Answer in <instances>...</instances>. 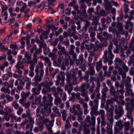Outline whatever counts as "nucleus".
<instances>
[{"mask_svg": "<svg viewBox=\"0 0 134 134\" xmlns=\"http://www.w3.org/2000/svg\"><path fill=\"white\" fill-rule=\"evenodd\" d=\"M92 117L90 118L89 115H87L85 120L86 123H88L90 126V128L92 132H94L95 130V124L96 117L94 116L93 115H91Z\"/></svg>", "mask_w": 134, "mask_h": 134, "instance_id": "nucleus-1", "label": "nucleus"}, {"mask_svg": "<svg viewBox=\"0 0 134 134\" xmlns=\"http://www.w3.org/2000/svg\"><path fill=\"white\" fill-rule=\"evenodd\" d=\"M124 113L123 108L120 106L118 107L117 105L115 106L114 109V113L115 115V119L118 120L121 117Z\"/></svg>", "mask_w": 134, "mask_h": 134, "instance_id": "nucleus-2", "label": "nucleus"}, {"mask_svg": "<svg viewBox=\"0 0 134 134\" xmlns=\"http://www.w3.org/2000/svg\"><path fill=\"white\" fill-rule=\"evenodd\" d=\"M100 94L98 93L96 96V98L94 99L93 102L91 100L89 101V104L92 108L94 110H97L98 109V103L99 99L100 98Z\"/></svg>", "mask_w": 134, "mask_h": 134, "instance_id": "nucleus-3", "label": "nucleus"}, {"mask_svg": "<svg viewBox=\"0 0 134 134\" xmlns=\"http://www.w3.org/2000/svg\"><path fill=\"white\" fill-rule=\"evenodd\" d=\"M87 64L89 67V70L86 73L85 78L86 80L88 79L89 78V75H91V76H92L94 75L95 72V71L94 69V67L92 65V64L88 63Z\"/></svg>", "mask_w": 134, "mask_h": 134, "instance_id": "nucleus-4", "label": "nucleus"}, {"mask_svg": "<svg viewBox=\"0 0 134 134\" xmlns=\"http://www.w3.org/2000/svg\"><path fill=\"white\" fill-rule=\"evenodd\" d=\"M130 15L129 19L128 20L126 23V25L125 27V28L126 29H127L129 27L132 28L133 26V24L130 22V20L132 19L133 18V15L134 14V12L133 11H131L130 13Z\"/></svg>", "mask_w": 134, "mask_h": 134, "instance_id": "nucleus-5", "label": "nucleus"}, {"mask_svg": "<svg viewBox=\"0 0 134 134\" xmlns=\"http://www.w3.org/2000/svg\"><path fill=\"white\" fill-rule=\"evenodd\" d=\"M130 104L128 102L125 104V109L127 111H133L134 108V99L130 100Z\"/></svg>", "mask_w": 134, "mask_h": 134, "instance_id": "nucleus-6", "label": "nucleus"}, {"mask_svg": "<svg viewBox=\"0 0 134 134\" xmlns=\"http://www.w3.org/2000/svg\"><path fill=\"white\" fill-rule=\"evenodd\" d=\"M110 91L111 94L114 98V100L117 102H118V97L120 96V93L119 91L118 90L116 92H115L114 87H111L110 88Z\"/></svg>", "mask_w": 134, "mask_h": 134, "instance_id": "nucleus-7", "label": "nucleus"}, {"mask_svg": "<svg viewBox=\"0 0 134 134\" xmlns=\"http://www.w3.org/2000/svg\"><path fill=\"white\" fill-rule=\"evenodd\" d=\"M78 100H79V103L82 104L83 107L84 109L83 111L84 114H87L88 112V105L86 103L84 102V99L80 98Z\"/></svg>", "mask_w": 134, "mask_h": 134, "instance_id": "nucleus-8", "label": "nucleus"}, {"mask_svg": "<svg viewBox=\"0 0 134 134\" xmlns=\"http://www.w3.org/2000/svg\"><path fill=\"white\" fill-rule=\"evenodd\" d=\"M66 75L67 77L66 80L68 84H71L70 81L72 80L73 81L72 84H76L77 80L75 79V76L74 74L72 75L71 74L67 73Z\"/></svg>", "mask_w": 134, "mask_h": 134, "instance_id": "nucleus-9", "label": "nucleus"}, {"mask_svg": "<svg viewBox=\"0 0 134 134\" xmlns=\"http://www.w3.org/2000/svg\"><path fill=\"white\" fill-rule=\"evenodd\" d=\"M77 14H80V16L82 20H83L84 19L87 17V14L85 9H83L81 12L80 10H77Z\"/></svg>", "mask_w": 134, "mask_h": 134, "instance_id": "nucleus-10", "label": "nucleus"}, {"mask_svg": "<svg viewBox=\"0 0 134 134\" xmlns=\"http://www.w3.org/2000/svg\"><path fill=\"white\" fill-rule=\"evenodd\" d=\"M99 18L98 16L93 15H91L89 18V19L93 21L92 23V25H97L98 24L97 21L99 20Z\"/></svg>", "mask_w": 134, "mask_h": 134, "instance_id": "nucleus-11", "label": "nucleus"}, {"mask_svg": "<svg viewBox=\"0 0 134 134\" xmlns=\"http://www.w3.org/2000/svg\"><path fill=\"white\" fill-rule=\"evenodd\" d=\"M26 62V60L25 58H24L22 61V62L20 61H18L17 64L15 67L17 69L20 68L22 69L24 67V64Z\"/></svg>", "mask_w": 134, "mask_h": 134, "instance_id": "nucleus-12", "label": "nucleus"}, {"mask_svg": "<svg viewBox=\"0 0 134 134\" xmlns=\"http://www.w3.org/2000/svg\"><path fill=\"white\" fill-rule=\"evenodd\" d=\"M58 94V93H56L54 94V96L55 97L54 104L57 105L62 102V100L59 97Z\"/></svg>", "mask_w": 134, "mask_h": 134, "instance_id": "nucleus-13", "label": "nucleus"}, {"mask_svg": "<svg viewBox=\"0 0 134 134\" xmlns=\"http://www.w3.org/2000/svg\"><path fill=\"white\" fill-rule=\"evenodd\" d=\"M116 68L118 70L119 74L122 75L123 83H125V79L126 77V72L123 71L122 68L120 67H118Z\"/></svg>", "mask_w": 134, "mask_h": 134, "instance_id": "nucleus-14", "label": "nucleus"}, {"mask_svg": "<svg viewBox=\"0 0 134 134\" xmlns=\"http://www.w3.org/2000/svg\"><path fill=\"white\" fill-rule=\"evenodd\" d=\"M41 58L45 61L44 65L45 66L48 67H51V63L49 58L47 57H45L43 56L41 57Z\"/></svg>", "mask_w": 134, "mask_h": 134, "instance_id": "nucleus-15", "label": "nucleus"}, {"mask_svg": "<svg viewBox=\"0 0 134 134\" xmlns=\"http://www.w3.org/2000/svg\"><path fill=\"white\" fill-rule=\"evenodd\" d=\"M43 85V86H44V88L42 90V92L44 94H46L47 92H50L51 89L49 87V84H39V86L40 87L41 85Z\"/></svg>", "mask_w": 134, "mask_h": 134, "instance_id": "nucleus-16", "label": "nucleus"}, {"mask_svg": "<svg viewBox=\"0 0 134 134\" xmlns=\"http://www.w3.org/2000/svg\"><path fill=\"white\" fill-rule=\"evenodd\" d=\"M32 54L26 52L25 54V57L26 58L27 64L31 63L32 61L31 59Z\"/></svg>", "mask_w": 134, "mask_h": 134, "instance_id": "nucleus-17", "label": "nucleus"}, {"mask_svg": "<svg viewBox=\"0 0 134 134\" xmlns=\"http://www.w3.org/2000/svg\"><path fill=\"white\" fill-rule=\"evenodd\" d=\"M12 121H14L15 122H20L21 120L20 117L17 118V116L14 114H11L9 115Z\"/></svg>", "mask_w": 134, "mask_h": 134, "instance_id": "nucleus-18", "label": "nucleus"}, {"mask_svg": "<svg viewBox=\"0 0 134 134\" xmlns=\"http://www.w3.org/2000/svg\"><path fill=\"white\" fill-rule=\"evenodd\" d=\"M117 27L118 28V31H116V32L117 34L120 33L121 32H123L122 33H121L123 35L124 34V32H123V25L120 23H118L117 24Z\"/></svg>", "mask_w": 134, "mask_h": 134, "instance_id": "nucleus-19", "label": "nucleus"}, {"mask_svg": "<svg viewBox=\"0 0 134 134\" xmlns=\"http://www.w3.org/2000/svg\"><path fill=\"white\" fill-rule=\"evenodd\" d=\"M57 48L64 54H66L68 53V52L66 50L65 47L64 46L62 47V45L60 43H59L57 45Z\"/></svg>", "mask_w": 134, "mask_h": 134, "instance_id": "nucleus-20", "label": "nucleus"}, {"mask_svg": "<svg viewBox=\"0 0 134 134\" xmlns=\"http://www.w3.org/2000/svg\"><path fill=\"white\" fill-rule=\"evenodd\" d=\"M87 92L86 91L81 92V95L85 97V101L87 102L89 100V98L87 94Z\"/></svg>", "mask_w": 134, "mask_h": 134, "instance_id": "nucleus-21", "label": "nucleus"}, {"mask_svg": "<svg viewBox=\"0 0 134 134\" xmlns=\"http://www.w3.org/2000/svg\"><path fill=\"white\" fill-rule=\"evenodd\" d=\"M79 59H77L76 61V64L77 65H82L83 64V55H81L79 57Z\"/></svg>", "mask_w": 134, "mask_h": 134, "instance_id": "nucleus-22", "label": "nucleus"}, {"mask_svg": "<svg viewBox=\"0 0 134 134\" xmlns=\"http://www.w3.org/2000/svg\"><path fill=\"white\" fill-rule=\"evenodd\" d=\"M53 111L55 113L54 114L56 116H60L61 115L60 113L59 109L56 107H54L52 109Z\"/></svg>", "mask_w": 134, "mask_h": 134, "instance_id": "nucleus-23", "label": "nucleus"}, {"mask_svg": "<svg viewBox=\"0 0 134 134\" xmlns=\"http://www.w3.org/2000/svg\"><path fill=\"white\" fill-rule=\"evenodd\" d=\"M106 104L104 108L106 110H108L109 108V105H111L113 103V101L111 100L108 99L106 101Z\"/></svg>", "mask_w": 134, "mask_h": 134, "instance_id": "nucleus-24", "label": "nucleus"}, {"mask_svg": "<svg viewBox=\"0 0 134 134\" xmlns=\"http://www.w3.org/2000/svg\"><path fill=\"white\" fill-rule=\"evenodd\" d=\"M122 121L120 120L118 121L116 123V126L119 127V130H122L123 128L122 125Z\"/></svg>", "mask_w": 134, "mask_h": 134, "instance_id": "nucleus-25", "label": "nucleus"}, {"mask_svg": "<svg viewBox=\"0 0 134 134\" xmlns=\"http://www.w3.org/2000/svg\"><path fill=\"white\" fill-rule=\"evenodd\" d=\"M75 108H76L77 110L79 111H78V114L81 115L82 114L83 111L81 109L80 105L79 104H74L73 105Z\"/></svg>", "mask_w": 134, "mask_h": 134, "instance_id": "nucleus-26", "label": "nucleus"}, {"mask_svg": "<svg viewBox=\"0 0 134 134\" xmlns=\"http://www.w3.org/2000/svg\"><path fill=\"white\" fill-rule=\"evenodd\" d=\"M42 77L38 75V74H36L33 80L36 83H38L40 82L42 80Z\"/></svg>", "mask_w": 134, "mask_h": 134, "instance_id": "nucleus-27", "label": "nucleus"}, {"mask_svg": "<svg viewBox=\"0 0 134 134\" xmlns=\"http://www.w3.org/2000/svg\"><path fill=\"white\" fill-rule=\"evenodd\" d=\"M104 1L105 2L106 9H110L112 7V6L109 4V2L108 0H104Z\"/></svg>", "mask_w": 134, "mask_h": 134, "instance_id": "nucleus-28", "label": "nucleus"}, {"mask_svg": "<svg viewBox=\"0 0 134 134\" xmlns=\"http://www.w3.org/2000/svg\"><path fill=\"white\" fill-rule=\"evenodd\" d=\"M91 111L90 112V115L91 116V117H92V115H93L94 116H95L94 115V114L96 115H99V111H97V110H94V109L92 108V107H91Z\"/></svg>", "mask_w": 134, "mask_h": 134, "instance_id": "nucleus-29", "label": "nucleus"}, {"mask_svg": "<svg viewBox=\"0 0 134 134\" xmlns=\"http://www.w3.org/2000/svg\"><path fill=\"white\" fill-rule=\"evenodd\" d=\"M28 122L30 123V124H31V127L30 129V131L31 132L32 131V129L33 127V125L34 124V121L32 117L28 119Z\"/></svg>", "mask_w": 134, "mask_h": 134, "instance_id": "nucleus-30", "label": "nucleus"}, {"mask_svg": "<svg viewBox=\"0 0 134 134\" xmlns=\"http://www.w3.org/2000/svg\"><path fill=\"white\" fill-rule=\"evenodd\" d=\"M130 124L129 121L125 122L123 124V126L125 127L124 130L127 131L129 130Z\"/></svg>", "mask_w": 134, "mask_h": 134, "instance_id": "nucleus-31", "label": "nucleus"}, {"mask_svg": "<svg viewBox=\"0 0 134 134\" xmlns=\"http://www.w3.org/2000/svg\"><path fill=\"white\" fill-rule=\"evenodd\" d=\"M71 126L69 122L68 119L66 121V123L64 126V129L65 130H68L71 128Z\"/></svg>", "mask_w": 134, "mask_h": 134, "instance_id": "nucleus-32", "label": "nucleus"}, {"mask_svg": "<svg viewBox=\"0 0 134 134\" xmlns=\"http://www.w3.org/2000/svg\"><path fill=\"white\" fill-rule=\"evenodd\" d=\"M103 35L105 39H111L112 38V36L106 32H104L103 33Z\"/></svg>", "mask_w": 134, "mask_h": 134, "instance_id": "nucleus-33", "label": "nucleus"}, {"mask_svg": "<svg viewBox=\"0 0 134 134\" xmlns=\"http://www.w3.org/2000/svg\"><path fill=\"white\" fill-rule=\"evenodd\" d=\"M88 32L90 33V36H93L96 35L95 31L93 30V28L92 26L89 27L88 29Z\"/></svg>", "mask_w": 134, "mask_h": 134, "instance_id": "nucleus-34", "label": "nucleus"}, {"mask_svg": "<svg viewBox=\"0 0 134 134\" xmlns=\"http://www.w3.org/2000/svg\"><path fill=\"white\" fill-rule=\"evenodd\" d=\"M70 111L71 113H73L74 115H76L78 114V111L75 109L73 105L72 107L70 108Z\"/></svg>", "mask_w": 134, "mask_h": 134, "instance_id": "nucleus-35", "label": "nucleus"}, {"mask_svg": "<svg viewBox=\"0 0 134 134\" xmlns=\"http://www.w3.org/2000/svg\"><path fill=\"white\" fill-rule=\"evenodd\" d=\"M64 4L63 3H62L60 4L58 8V11H59L60 10V12L59 13L62 14L64 12Z\"/></svg>", "mask_w": 134, "mask_h": 134, "instance_id": "nucleus-36", "label": "nucleus"}, {"mask_svg": "<svg viewBox=\"0 0 134 134\" xmlns=\"http://www.w3.org/2000/svg\"><path fill=\"white\" fill-rule=\"evenodd\" d=\"M48 97H49V100L48 101V106H51L52 105V101L53 100V98L51 96V94H49L48 95Z\"/></svg>", "mask_w": 134, "mask_h": 134, "instance_id": "nucleus-37", "label": "nucleus"}, {"mask_svg": "<svg viewBox=\"0 0 134 134\" xmlns=\"http://www.w3.org/2000/svg\"><path fill=\"white\" fill-rule=\"evenodd\" d=\"M90 81L91 83L93 84L94 82H93V81H95L96 83H99V79L98 78H94L92 77V76L90 77Z\"/></svg>", "mask_w": 134, "mask_h": 134, "instance_id": "nucleus-38", "label": "nucleus"}, {"mask_svg": "<svg viewBox=\"0 0 134 134\" xmlns=\"http://www.w3.org/2000/svg\"><path fill=\"white\" fill-rule=\"evenodd\" d=\"M107 110V116H113V110L112 108H110L109 110Z\"/></svg>", "mask_w": 134, "mask_h": 134, "instance_id": "nucleus-39", "label": "nucleus"}, {"mask_svg": "<svg viewBox=\"0 0 134 134\" xmlns=\"http://www.w3.org/2000/svg\"><path fill=\"white\" fill-rule=\"evenodd\" d=\"M105 117L106 116L105 115L101 116V118L102 119L101 126H104L105 125Z\"/></svg>", "mask_w": 134, "mask_h": 134, "instance_id": "nucleus-40", "label": "nucleus"}, {"mask_svg": "<svg viewBox=\"0 0 134 134\" xmlns=\"http://www.w3.org/2000/svg\"><path fill=\"white\" fill-rule=\"evenodd\" d=\"M13 107L16 109H17L19 108V104L17 103V100L14 101L12 104Z\"/></svg>", "mask_w": 134, "mask_h": 134, "instance_id": "nucleus-41", "label": "nucleus"}, {"mask_svg": "<svg viewBox=\"0 0 134 134\" xmlns=\"http://www.w3.org/2000/svg\"><path fill=\"white\" fill-rule=\"evenodd\" d=\"M103 47V45L102 44H100L99 45L96 46L94 47V49L95 51L102 50Z\"/></svg>", "mask_w": 134, "mask_h": 134, "instance_id": "nucleus-42", "label": "nucleus"}, {"mask_svg": "<svg viewBox=\"0 0 134 134\" xmlns=\"http://www.w3.org/2000/svg\"><path fill=\"white\" fill-rule=\"evenodd\" d=\"M30 93L29 92L25 93L24 92H23L21 94V97L25 99H26V98L28 97Z\"/></svg>", "mask_w": 134, "mask_h": 134, "instance_id": "nucleus-43", "label": "nucleus"}, {"mask_svg": "<svg viewBox=\"0 0 134 134\" xmlns=\"http://www.w3.org/2000/svg\"><path fill=\"white\" fill-rule=\"evenodd\" d=\"M95 87L94 84H92V86L90 88V84H87L86 86V88L87 89H88L90 88L89 91L90 92L92 93L93 91V88Z\"/></svg>", "mask_w": 134, "mask_h": 134, "instance_id": "nucleus-44", "label": "nucleus"}, {"mask_svg": "<svg viewBox=\"0 0 134 134\" xmlns=\"http://www.w3.org/2000/svg\"><path fill=\"white\" fill-rule=\"evenodd\" d=\"M87 30L86 28L83 29L78 32L79 35L80 36H83V35L85 34Z\"/></svg>", "mask_w": 134, "mask_h": 134, "instance_id": "nucleus-45", "label": "nucleus"}, {"mask_svg": "<svg viewBox=\"0 0 134 134\" xmlns=\"http://www.w3.org/2000/svg\"><path fill=\"white\" fill-rule=\"evenodd\" d=\"M41 113L43 116H46L47 115V110L45 108H42L41 110Z\"/></svg>", "mask_w": 134, "mask_h": 134, "instance_id": "nucleus-46", "label": "nucleus"}, {"mask_svg": "<svg viewBox=\"0 0 134 134\" xmlns=\"http://www.w3.org/2000/svg\"><path fill=\"white\" fill-rule=\"evenodd\" d=\"M24 82L22 81V84H30L31 82V79L28 77H25L24 79Z\"/></svg>", "mask_w": 134, "mask_h": 134, "instance_id": "nucleus-47", "label": "nucleus"}, {"mask_svg": "<svg viewBox=\"0 0 134 134\" xmlns=\"http://www.w3.org/2000/svg\"><path fill=\"white\" fill-rule=\"evenodd\" d=\"M65 73L62 72H60V76H61V79L62 80V83H64V80L65 79ZM60 84H61V83Z\"/></svg>", "mask_w": 134, "mask_h": 134, "instance_id": "nucleus-48", "label": "nucleus"}, {"mask_svg": "<svg viewBox=\"0 0 134 134\" xmlns=\"http://www.w3.org/2000/svg\"><path fill=\"white\" fill-rule=\"evenodd\" d=\"M43 102L44 103V106L46 107H48V101L47 100V97L46 96H44L42 98Z\"/></svg>", "mask_w": 134, "mask_h": 134, "instance_id": "nucleus-49", "label": "nucleus"}, {"mask_svg": "<svg viewBox=\"0 0 134 134\" xmlns=\"http://www.w3.org/2000/svg\"><path fill=\"white\" fill-rule=\"evenodd\" d=\"M8 8V5L5 4L3 5L1 7V12H3L7 11L6 10H7Z\"/></svg>", "mask_w": 134, "mask_h": 134, "instance_id": "nucleus-50", "label": "nucleus"}, {"mask_svg": "<svg viewBox=\"0 0 134 134\" xmlns=\"http://www.w3.org/2000/svg\"><path fill=\"white\" fill-rule=\"evenodd\" d=\"M1 14L3 16H4V20H7L8 18V13L7 11L1 12Z\"/></svg>", "mask_w": 134, "mask_h": 134, "instance_id": "nucleus-51", "label": "nucleus"}, {"mask_svg": "<svg viewBox=\"0 0 134 134\" xmlns=\"http://www.w3.org/2000/svg\"><path fill=\"white\" fill-rule=\"evenodd\" d=\"M114 62L116 64H118L119 65H120L122 63L121 60L118 57L115 59Z\"/></svg>", "mask_w": 134, "mask_h": 134, "instance_id": "nucleus-52", "label": "nucleus"}, {"mask_svg": "<svg viewBox=\"0 0 134 134\" xmlns=\"http://www.w3.org/2000/svg\"><path fill=\"white\" fill-rule=\"evenodd\" d=\"M107 119L109 121L110 124L113 125V123L114 121V119H113V116H107Z\"/></svg>", "mask_w": 134, "mask_h": 134, "instance_id": "nucleus-53", "label": "nucleus"}, {"mask_svg": "<svg viewBox=\"0 0 134 134\" xmlns=\"http://www.w3.org/2000/svg\"><path fill=\"white\" fill-rule=\"evenodd\" d=\"M129 48L132 50H134V40H132L129 45Z\"/></svg>", "mask_w": 134, "mask_h": 134, "instance_id": "nucleus-54", "label": "nucleus"}, {"mask_svg": "<svg viewBox=\"0 0 134 134\" xmlns=\"http://www.w3.org/2000/svg\"><path fill=\"white\" fill-rule=\"evenodd\" d=\"M4 110L6 113H10L13 111V110L11 108H9L8 107H5L4 108Z\"/></svg>", "mask_w": 134, "mask_h": 134, "instance_id": "nucleus-55", "label": "nucleus"}, {"mask_svg": "<svg viewBox=\"0 0 134 134\" xmlns=\"http://www.w3.org/2000/svg\"><path fill=\"white\" fill-rule=\"evenodd\" d=\"M126 117L129 119H130L132 117V112L133 111H127Z\"/></svg>", "mask_w": 134, "mask_h": 134, "instance_id": "nucleus-56", "label": "nucleus"}, {"mask_svg": "<svg viewBox=\"0 0 134 134\" xmlns=\"http://www.w3.org/2000/svg\"><path fill=\"white\" fill-rule=\"evenodd\" d=\"M32 91L33 92V94L36 95L40 93L39 90L36 91V88H33Z\"/></svg>", "mask_w": 134, "mask_h": 134, "instance_id": "nucleus-57", "label": "nucleus"}, {"mask_svg": "<svg viewBox=\"0 0 134 134\" xmlns=\"http://www.w3.org/2000/svg\"><path fill=\"white\" fill-rule=\"evenodd\" d=\"M5 97L6 99L8 100L9 102L12 101L14 99L13 97L12 96H11L9 95L6 94L5 95Z\"/></svg>", "mask_w": 134, "mask_h": 134, "instance_id": "nucleus-58", "label": "nucleus"}, {"mask_svg": "<svg viewBox=\"0 0 134 134\" xmlns=\"http://www.w3.org/2000/svg\"><path fill=\"white\" fill-rule=\"evenodd\" d=\"M18 108V110L17 111V113L18 115H20L23 111V109L21 107H19Z\"/></svg>", "mask_w": 134, "mask_h": 134, "instance_id": "nucleus-59", "label": "nucleus"}, {"mask_svg": "<svg viewBox=\"0 0 134 134\" xmlns=\"http://www.w3.org/2000/svg\"><path fill=\"white\" fill-rule=\"evenodd\" d=\"M9 47L10 48L15 49H16L18 48L17 45L15 43L10 44Z\"/></svg>", "mask_w": 134, "mask_h": 134, "instance_id": "nucleus-60", "label": "nucleus"}, {"mask_svg": "<svg viewBox=\"0 0 134 134\" xmlns=\"http://www.w3.org/2000/svg\"><path fill=\"white\" fill-rule=\"evenodd\" d=\"M122 67L124 70L123 71H124L125 72H128L129 70V68L125 64H123Z\"/></svg>", "mask_w": 134, "mask_h": 134, "instance_id": "nucleus-61", "label": "nucleus"}, {"mask_svg": "<svg viewBox=\"0 0 134 134\" xmlns=\"http://www.w3.org/2000/svg\"><path fill=\"white\" fill-rule=\"evenodd\" d=\"M37 3L36 1H30L28 2V6L31 7L32 5H35Z\"/></svg>", "mask_w": 134, "mask_h": 134, "instance_id": "nucleus-62", "label": "nucleus"}, {"mask_svg": "<svg viewBox=\"0 0 134 134\" xmlns=\"http://www.w3.org/2000/svg\"><path fill=\"white\" fill-rule=\"evenodd\" d=\"M76 3V1L75 0H72L68 4V6L69 7H73L75 5Z\"/></svg>", "mask_w": 134, "mask_h": 134, "instance_id": "nucleus-63", "label": "nucleus"}, {"mask_svg": "<svg viewBox=\"0 0 134 134\" xmlns=\"http://www.w3.org/2000/svg\"><path fill=\"white\" fill-rule=\"evenodd\" d=\"M83 134H89L90 132V130L88 128H85L83 130Z\"/></svg>", "mask_w": 134, "mask_h": 134, "instance_id": "nucleus-64", "label": "nucleus"}]
</instances>
